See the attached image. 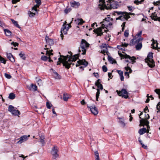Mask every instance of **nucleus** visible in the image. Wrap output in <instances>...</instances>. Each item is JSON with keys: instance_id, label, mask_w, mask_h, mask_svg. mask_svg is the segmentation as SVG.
<instances>
[{"instance_id": "nucleus-4", "label": "nucleus", "mask_w": 160, "mask_h": 160, "mask_svg": "<svg viewBox=\"0 0 160 160\" xmlns=\"http://www.w3.org/2000/svg\"><path fill=\"white\" fill-rule=\"evenodd\" d=\"M143 38L142 37H140L135 40V39H132L130 42L129 45L131 46H133L136 44V49L137 50H140L142 47V41Z\"/></svg>"}, {"instance_id": "nucleus-44", "label": "nucleus", "mask_w": 160, "mask_h": 160, "mask_svg": "<svg viewBox=\"0 0 160 160\" xmlns=\"http://www.w3.org/2000/svg\"><path fill=\"white\" fill-rule=\"evenodd\" d=\"M111 20V18L109 17L108 16L107 18H106L104 19L103 20L107 22H110V21Z\"/></svg>"}, {"instance_id": "nucleus-48", "label": "nucleus", "mask_w": 160, "mask_h": 160, "mask_svg": "<svg viewBox=\"0 0 160 160\" xmlns=\"http://www.w3.org/2000/svg\"><path fill=\"white\" fill-rule=\"evenodd\" d=\"M157 108L158 110L157 112H160V102H158L157 105Z\"/></svg>"}, {"instance_id": "nucleus-20", "label": "nucleus", "mask_w": 160, "mask_h": 160, "mask_svg": "<svg viewBox=\"0 0 160 160\" xmlns=\"http://www.w3.org/2000/svg\"><path fill=\"white\" fill-rule=\"evenodd\" d=\"M7 57L9 60L12 62H15V60L14 58L11 53H7Z\"/></svg>"}, {"instance_id": "nucleus-30", "label": "nucleus", "mask_w": 160, "mask_h": 160, "mask_svg": "<svg viewBox=\"0 0 160 160\" xmlns=\"http://www.w3.org/2000/svg\"><path fill=\"white\" fill-rule=\"evenodd\" d=\"M75 21L77 23L78 25L82 24L84 22L82 19H77L75 20Z\"/></svg>"}, {"instance_id": "nucleus-9", "label": "nucleus", "mask_w": 160, "mask_h": 160, "mask_svg": "<svg viewBox=\"0 0 160 160\" xmlns=\"http://www.w3.org/2000/svg\"><path fill=\"white\" fill-rule=\"evenodd\" d=\"M149 118V116L148 114H147V112H145V118H142L140 120V122L142 126H144L146 125L147 126L148 128H149V122L147 120Z\"/></svg>"}, {"instance_id": "nucleus-23", "label": "nucleus", "mask_w": 160, "mask_h": 160, "mask_svg": "<svg viewBox=\"0 0 160 160\" xmlns=\"http://www.w3.org/2000/svg\"><path fill=\"white\" fill-rule=\"evenodd\" d=\"M146 132L147 130L146 128H143L139 130L138 133L140 135H142Z\"/></svg>"}, {"instance_id": "nucleus-59", "label": "nucleus", "mask_w": 160, "mask_h": 160, "mask_svg": "<svg viewBox=\"0 0 160 160\" xmlns=\"http://www.w3.org/2000/svg\"><path fill=\"white\" fill-rule=\"evenodd\" d=\"M12 44H13L14 47L18 46V44L17 42H12Z\"/></svg>"}, {"instance_id": "nucleus-3", "label": "nucleus", "mask_w": 160, "mask_h": 160, "mask_svg": "<svg viewBox=\"0 0 160 160\" xmlns=\"http://www.w3.org/2000/svg\"><path fill=\"white\" fill-rule=\"evenodd\" d=\"M101 23H103L101 27L98 28L93 30V31L97 34V36H101L102 35L103 32H102V28H107V27L112 25V23L111 22H107L104 20H103Z\"/></svg>"}, {"instance_id": "nucleus-11", "label": "nucleus", "mask_w": 160, "mask_h": 160, "mask_svg": "<svg viewBox=\"0 0 160 160\" xmlns=\"http://www.w3.org/2000/svg\"><path fill=\"white\" fill-rule=\"evenodd\" d=\"M116 91L118 95L122 98H127L128 97V93L125 89H123L121 91H119L117 90Z\"/></svg>"}, {"instance_id": "nucleus-51", "label": "nucleus", "mask_w": 160, "mask_h": 160, "mask_svg": "<svg viewBox=\"0 0 160 160\" xmlns=\"http://www.w3.org/2000/svg\"><path fill=\"white\" fill-rule=\"evenodd\" d=\"M117 47L120 50H123L124 49V47H123L122 45L120 46H118Z\"/></svg>"}, {"instance_id": "nucleus-13", "label": "nucleus", "mask_w": 160, "mask_h": 160, "mask_svg": "<svg viewBox=\"0 0 160 160\" xmlns=\"http://www.w3.org/2000/svg\"><path fill=\"white\" fill-rule=\"evenodd\" d=\"M91 112L94 115H97L98 113V111L97 108L95 105L93 106H88Z\"/></svg>"}, {"instance_id": "nucleus-22", "label": "nucleus", "mask_w": 160, "mask_h": 160, "mask_svg": "<svg viewBox=\"0 0 160 160\" xmlns=\"http://www.w3.org/2000/svg\"><path fill=\"white\" fill-rule=\"evenodd\" d=\"M70 98V95L67 93H64L63 94V99L65 101H67Z\"/></svg>"}, {"instance_id": "nucleus-39", "label": "nucleus", "mask_w": 160, "mask_h": 160, "mask_svg": "<svg viewBox=\"0 0 160 160\" xmlns=\"http://www.w3.org/2000/svg\"><path fill=\"white\" fill-rule=\"evenodd\" d=\"M108 52V48H102V50L101 51V53L104 54L105 55V53H107Z\"/></svg>"}, {"instance_id": "nucleus-6", "label": "nucleus", "mask_w": 160, "mask_h": 160, "mask_svg": "<svg viewBox=\"0 0 160 160\" xmlns=\"http://www.w3.org/2000/svg\"><path fill=\"white\" fill-rule=\"evenodd\" d=\"M115 12L117 13L118 15H121L118 18H116V20L120 19L122 21H124L125 20H127L130 17L129 16L130 15L134 14V13L130 12L128 13L126 12L117 11Z\"/></svg>"}, {"instance_id": "nucleus-27", "label": "nucleus", "mask_w": 160, "mask_h": 160, "mask_svg": "<svg viewBox=\"0 0 160 160\" xmlns=\"http://www.w3.org/2000/svg\"><path fill=\"white\" fill-rule=\"evenodd\" d=\"M142 31H140L138 33L136 36L134 37L133 39H135V40H137V39L138 38L140 37H141V35L142 34Z\"/></svg>"}, {"instance_id": "nucleus-18", "label": "nucleus", "mask_w": 160, "mask_h": 160, "mask_svg": "<svg viewBox=\"0 0 160 160\" xmlns=\"http://www.w3.org/2000/svg\"><path fill=\"white\" fill-rule=\"evenodd\" d=\"M44 49H47V50H48V49H49V48H44ZM52 50H49V51L48 50H47L46 51V55H47L48 56H49V57H48V59H49L48 61L49 62H51L52 61V60L50 58V56L51 55H53V53L52 52Z\"/></svg>"}, {"instance_id": "nucleus-55", "label": "nucleus", "mask_w": 160, "mask_h": 160, "mask_svg": "<svg viewBox=\"0 0 160 160\" xmlns=\"http://www.w3.org/2000/svg\"><path fill=\"white\" fill-rule=\"evenodd\" d=\"M51 104L48 102H46V106L47 108L48 109H50L51 108Z\"/></svg>"}, {"instance_id": "nucleus-24", "label": "nucleus", "mask_w": 160, "mask_h": 160, "mask_svg": "<svg viewBox=\"0 0 160 160\" xmlns=\"http://www.w3.org/2000/svg\"><path fill=\"white\" fill-rule=\"evenodd\" d=\"M119 122L121 124V126L122 127H124L125 126V123L124 122V120L123 118H119Z\"/></svg>"}, {"instance_id": "nucleus-29", "label": "nucleus", "mask_w": 160, "mask_h": 160, "mask_svg": "<svg viewBox=\"0 0 160 160\" xmlns=\"http://www.w3.org/2000/svg\"><path fill=\"white\" fill-rule=\"evenodd\" d=\"M108 60L109 62L112 64L116 63H117L116 61L111 57H108Z\"/></svg>"}, {"instance_id": "nucleus-17", "label": "nucleus", "mask_w": 160, "mask_h": 160, "mask_svg": "<svg viewBox=\"0 0 160 160\" xmlns=\"http://www.w3.org/2000/svg\"><path fill=\"white\" fill-rule=\"evenodd\" d=\"M45 40L47 43L50 46L54 44V42L52 39H49L48 36L46 35L45 37Z\"/></svg>"}, {"instance_id": "nucleus-52", "label": "nucleus", "mask_w": 160, "mask_h": 160, "mask_svg": "<svg viewBox=\"0 0 160 160\" xmlns=\"http://www.w3.org/2000/svg\"><path fill=\"white\" fill-rule=\"evenodd\" d=\"M5 77L8 79H10L11 78V76L9 74L5 73Z\"/></svg>"}, {"instance_id": "nucleus-7", "label": "nucleus", "mask_w": 160, "mask_h": 160, "mask_svg": "<svg viewBox=\"0 0 160 160\" xmlns=\"http://www.w3.org/2000/svg\"><path fill=\"white\" fill-rule=\"evenodd\" d=\"M152 53L149 52L147 58L145 59L146 62L147 63L148 66L151 68H153L155 66L154 62L152 59Z\"/></svg>"}, {"instance_id": "nucleus-50", "label": "nucleus", "mask_w": 160, "mask_h": 160, "mask_svg": "<svg viewBox=\"0 0 160 160\" xmlns=\"http://www.w3.org/2000/svg\"><path fill=\"white\" fill-rule=\"evenodd\" d=\"M102 69L103 71L104 72H106L108 70L107 67L105 65H103L102 66Z\"/></svg>"}, {"instance_id": "nucleus-41", "label": "nucleus", "mask_w": 160, "mask_h": 160, "mask_svg": "<svg viewBox=\"0 0 160 160\" xmlns=\"http://www.w3.org/2000/svg\"><path fill=\"white\" fill-rule=\"evenodd\" d=\"M128 66L126 67H125V69L127 71H128V70H129V72L130 73L132 72V69H131V68L129 67L128 66Z\"/></svg>"}, {"instance_id": "nucleus-33", "label": "nucleus", "mask_w": 160, "mask_h": 160, "mask_svg": "<svg viewBox=\"0 0 160 160\" xmlns=\"http://www.w3.org/2000/svg\"><path fill=\"white\" fill-rule=\"evenodd\" d=\"M154 5H158L159 11L160 12V0L156 2H153Z\"/></svg>"}, {"instance_id": "nucleus-38", "label": "nucleus", "mask_w": 160, "mask_h": 160, "mask_svg": "<svg viewBox=\"0 0 160 160\" xmlns=\"http://www.w3.org/2000/svg\"><path fill=\"white\" fill-rule=\"evenodd\" d=\"M95 154L96 156L95 160H100L99 153L98 151H96L95 152Z\"/></svg>"}, {"instance_id": "nucleus-21", "label": "nucleus", "mask_w": 160, "mask_h": 160, "mask_svg": "<svg viewBox=\"0 0 160 160\" xmlns=\"http://www.w3.org/2000/svg\"><path fill=\"white\" fill-rule=\"evenodd\" d=\"M152 41V46L154 49H156L158 47V43L157 41H155L154 39H152L151 41Z\"/></svg>"}, {"instance_id": "nucleus-57", "label": "nucleus", "mask_w": 160, "mask_h": 160, "mask_svg": "<svg viewBox=\"0 0 160 160\" xmlns=\"http://www.w3.org/2000/svg\"><path fill=\"white\" fill-rule=\"evenodd\" d=\"M99 80H100L99 79L98 80L97 82L95 83V85L97 86H98V85H99V84H101L99 82Z\"/></svg>"}, {"instance_id": "nucleus-62", "label": "nucleus", "mask_w": 160, "mask_h": 160, "mask_svg": "<svg viewBox=\"0 0 160 160\" xmlns=\"http://www.w3.org/2000/svg\"><path fill=\"white\" fill-rule=\"evenodd\" d=\"M93 74L94 75L95 77L97 78L99 77V75L98 73H95L94 72Z\"/></svg>"}, {"instance_id": "nucleus-2", "label": "nucleus", "mask_w": 160, "mask_h": 160, "mask_svg": "<svg viewBox=\"0 0 160 160\" xmlns=\"http://www.w3.org/2000/svg\"><path fill=\"white\" fill-rule=\"evenodd\" d=\"M107 4L106 5L104 0H100L98 8L101 10H102L105 8L107 9L117 8L119 6L118 2L113 0H108V1H107Z\"/></svg>"}, {"instance_id": "nucleus-45", "label": "nucleus", "mask_w": 160, "mask_h": 160, "mask_svg": "<svg viewBox=\"0 0 160 160\" xmlns=\"http://www.w3.org/2000/svg\"><path fill=\"white\" fill-rule=\"evenodd\" d=\"M41 58L42 60L45 61L48 60V58L47 56H42Z\"/></svg>"}, {"instance_id": "nucleus-63", "label": "nucleus", "mask_w": 160, "mask_h": 160, "mask_svg": "<svg viewBox=\"0 0 160 160\" xmlns=\"http://www.w3.org/2000/svg\"><path fill=\"white\" fill-rule=\"evenodd\" d=\"M120 79H121V81H124V77L123 76V74L121 75V76H120Z\"/></svg>"}, {"instance_id": "nucleus-36", "label": "nucleus", "mask_w": 160, "mask_h": 160, "mask_svg": "<svg viewBox=\"0 0 160 160\" xmlns=\"http://www.w3.org/2000/svg\"><path fill=\"white\" fill-rule=\"evenodd\" d=\"M31 87L32 89V90L33 91H35L37 90V86L35 85H34L33 84H32L31 85Z\"/></svg>"}, {"instance_id": "nucleus-47", "label": "nucleus", "mask_w": 160, "mask_h": 160, "mask_svg": "<svg viewBox=\"0 0 160 160\" xmlns=\"http://www.w3.org/2000/svg\"><path fill=\"white\" fill-rule=\"evenodd\" d=\"M129 35V31L128 30H126L124 32V35L126 37H128Z\"/></svg>"}, {"instance_id": "nucleus-42", "label": "nucleus", "mask_w": 160, "mask_h": 160, "mask_svg": "<svg viewBox=\"0 0 160 160\" xmlns=\"http://www.w3.org/2000/svg\"><path fill=\"white\" fill-rule=\"evenodd\" d=\"M154 91L158 95L159 98H160V89H156Z\"/></svg>"}, {"instance_id": "nucleus-56", "label": "nucleus", "mask_w": 160, "mask_h": 160, "mask_svg": "<svg viewBox=\"0 0 160 160\" xmlns=\"http://www.w3.org/2000/svg\"><path fill=\"white\" fill-rule=\"evenodd\" d=\"M117 71L118 72V73L119 74L120 76L122 74H123V73L122 71L120 70H117Z\"/></svg>"}, {"instance_id": "nucleus-43", "label": "nucleus", "mask_w": 160, "mask_h": 160, "mask_svg": "<svg viewBox=\"0 0 160 160\" xmlns=\"http://www.w3.org/2000/svg\"><path fill=\"white\" fill-rule=\"evenodd\" d=\"M101 47L102 48L105 49L106 48H108V47H109L108 45L107 44H102L101 46Z\"/></svg>"}, {"instance_id": "nucleus-28", "label": "nucleus", "mask_w": 160, "mask_h": 160, "mask_svg": "<svg viewBox=\"0 0 160 160\" xmlns=\"http://www.w3.org/2000/svg\"><path fill=\"white\" fill-rule=\"evenodd\" d=\"M40 141L42 143V145H44L45 144V142H44V137L43 135H41V136H40Z\"/></svg>"}, {"instance_id": "nucleus-46", "label": "nucleus", "mask_w": 160, "mask_h": 160, "mask_svg": "<svg viewBox=\"0 0 160 160\" xmlns=\"http://www.w3.org/2000/svg\"><path fill=\"white\" fill-rule=\"evenodd\" d=\"M37 83L39 86H41L42 85V81L40 79L38 80L37 81Z\"/></svg>"}, {"instance_id": "nucleus-35", "label": "nucleus", "mask_w": 160, "mask_h": 160, "mask_svg": "<svg viewBox=\"0 0 160 160\" xmlns=\"http://www.w3.org/2000/svg\"><path fill=\"white\" fill-rule=\"evenodd\" d=\"M32 12L30 11L29 13V15L31 17L34 16L36 14L35 12H34V10H32Z\"/></svg>"}, {"instance_id": "nucleus-40", "label": "nucleus", "mask_w": 160, "mask_h": 160, "mask_svg": "<svg viewBox=\"0 0 160 160\" xmlns=\"http://www.w3.org/2000/svg\"><path fill=\"white\" fill-rule=\"evenodd\" d=\"M0 61L1 62L5 64L6 63V60L4 59V58L2 57L0 55Z\"/></svg>"}, {"instance_id": "nucleus-16", "label": "nucleus", "mask_w": 160, "mask_h": 160, "mask_svg": "<svg viewBox=\"0 0 160 160\" xmlns=\"http://www.w3.org/2000/svg\"><path fill=\"white\" fill-rule=\"evenodd\" d=\"M122 57L126 59H129L130 61V62H132L133 63L135 62V60L136 59V58L134 57H131L129 55L125 54L123 55Z\"/></svg>"}, {"instance_id": "nucleus-54", "label": "nucleus", "mask_w": 160, "mask_h": 160, "mask_svg": "<svg viewBox=\"0 0 160 160\" xmlns=\"http://www.w3.org/2000/svg\"><path fill=\"white\" fill-rule=\"evenodd\" d=\"M128 8L130 11H132L134 10V8L132 6H128Z\"/></svg>"}, {"instance_id": "nucleus-31", "label": "nucleus", "mask_w": 160, "mask_h": 160, "mask_svg": "<svg viewBox=\"0 0 160 160\" xmlns=\"http://www.w3.org/2000/svg\"><path fill=\"white\" fill-rule=\"evenodd\" d=\"M4 32L7 36H10L11 34V32L8 29H5L4 30Z\"/></svg>"}, {"instance_id": "nucleus-14", "label": "nucleus", "mask_w": 160, "mask_h": 160, "mask_svg": "<svg viewBox=\"0 0 160 160\" xmlns=\"http://www.w3.org/2000/svg\"><path fill=\"white\" fill-rule=\"evenodd\" d=\"M29 137L30 135H28V136L23 135L20 138L19 141L17 142V143L18 144H21L22 142L26 141Z\"/></svg>"}, {"instance_id": "nucleus-5", "label": "nucleus", "mask_w": 160, "mask_h": 160, "mask_svg": "<svg viewBox=\"0 0 160 160\" xmlns=\"http://www.w3.org/2000/svg\"><path fill=\"white\" fill-rule=\"evenodd\" d=\"M89 44H88L86 41L82 39L80 45V47L78 48L79 52H82L81 54L84 55L86 54V50L89 47Z\"/></svg>"}, {"instance_id": "nucleus-15", "label": "nucleus", "mask_w": 160, "mask_h": 160, "mask_svg": "<svg viewBox=\"0 0 160 160\" xmlns=\"http://www.w3.org/2000/svg\"><path fill=\"white\" fill-rule=\"evenodd\" d=\"M78 64H76V67L79 66L80 65H82L85 66V67H86L88 65V62L86 61L85 60H79L78 61Z\"/></svg>"}, {"instance_id": "nucleus-12", "label": "nucleus", "mask_w": 160, "mask_h": 160, "mask_svg": "<svg viewBox=\"0 0 160 160\" xmlns=\"http://www.w3.org/2000/svg\"><path fill=\"white\" fill-rule=\"evenodd\" d=\"M58 150L59 149L57 146H55L52 148L51 153L54 158L55 159L58 157Z\"/></svg>"}, {"instance_id": "nucleus-64", "label": "nucleus", "mask_w": 160, "mask_h": 160, "mask_svg": "<svg viewBox=\"0 0 160 160\" xmlns=\"http://www.w3.org/2000/svg\"><path fill=\"white\" fill-rule=\"evenodd\" d=\"M35 2L37 4H41V1L40 0H35Z\"/></svg>"}, {"instance_id": "nucleus-1", "label": "nucleus", "mask_w": 160, "mask_h": 160, "mask_svg": "<svg viewBox=\"0 0 160 160\" xmlns=\"http://www.w3.org/2000/svg\"><path fill=\"white\" fill-rule=\"evenodd\" d=\"M80 54L74 55L73 56H69L68 55L67 56H64L60 55V57L58 58V61L57 62V65L60 64V62L63 64V66L67 69L69 68L70 65H74L72 62H75L78 59Z\"/></svg>"}, {"instance_id": "nucleus-49", "label": "nucleus", "mask_w": 160, "mask_h": 160, "mask_svg": "<svg viewBox=\"0 0 160 160\" xmlns=\"http://www.w3.org/2000/svg\"><path fill=\"white\" fill-rule=\"evenodd\" d=\"M54 74L56 78L57 79H59L60 78V76L58 74L57 72H55Z\"/></svg>"}, {"instance_id": "nucleus-19", "label": "nucleus", "mask_w": 160, "mask_h": 160, "mask_svg": "<svg viewBox=\"0 0 160 160\" xmlns=\"http://www.w3.org/2000/svg\"><path fill=\"white\" fill-rule=\"evenodd\" d=\"M71 6L75 8H77L80 5V3L78 2L73 1L70 2Z\"/></svg>"}, {"instance_id": "nucleus-10", "label": "nucleus", "mask_w": 160, "mask_h": 160, "mask_svg": "<svg viewBox=\"0 0 160 160\" xmlns=\"http://www.w3.org/2000/svg\"><path fill=\"white\" fill-rule=\"evenodd\" d=\"M8 111L10 112L12 115L14 116H19L20 114V113L18 110H17L16 108L10 105L8 106Z\"/></svg>"}, {"instance_id": "nucleus-58", "label": "nucleus", "mask_w": 160, "mask_h": 160, "mask_svg": "<svg viewBox=\"0 0 160 160\" xmlns=\"http://www.w3.org/2000/svg\"><path fill=\"white\" fill-rule=\"evenodd\" d=\"M97 87L98 88V89L100 88V89H101V90H102L103 89L102 85V84H99V85H98V86H97Z\"/></svg>"}, {"instance_id": "nucleus-61", "label": "nucleus", "mask_w": 160, "mask_h": 160, "mask_svg": "<svg viewBox=\"0 0 160 160\" xmlns=\"http://www.w3.org/2000/svg\"><path fill=\"white\" fill-rule=\"evenodd\" d=\"M20 0H12V3H16L17 2L19 1Z\"/></svg>"}, {"instance_id": "nucleus-37", "label": "nucleus", "mask_w": 160, "mask_h": 160, "mask_svg": "<svg viewBox=\"0 0 160 160\" xmlns=\"http://www.w3.org/2000/svg\"><path fill=\"white\" fill-rule=\"evenodd\" d=\"M97 92H96V100L97 101H98V98H99V94H100V90H99V89H97Z\"/></svg>"}, {"instance_id": "nucleus-8", "label": "nucleus", "mask_w": 160, "mask_h": 160, "mask_svg": "<svg viewBox=\"0 0 160 160\" xmlns=\"http://www.w3.org/2000/svg\"><path fill=\"white\" fill-rule=\"evenodd\" d=\"M66 22L65 21L62 26V27L61 30V34L60 36L62 40L63 39V34H66L67 33V31L69 29V27H71V26L69 24H66Z\"/></svg>"}, {"instance_id": "nucleus-53", "label": "nucleus", "mask_w": 160, "mask_h": 160, "mask_svg": "<svg viewBox=\"0 0 160 160\" xmlns=\"http://www.w3.org/2000/svg\"><path fill=\"white\" fill-rule=\"evenodd\" d=\"M71 11V9L69 8H66L64 10V12L66 14H67L68 12H70Z\"/></svg>"}, {"instance_id": "nucleus-60", "label": "nucleus", "mask_w": 160, "mask_h": 160, "mask_svg": "<svg viewBox=\"0 0 160 160\" xmlns=\"http://www.w3.org/2000/svg\"><path fill=\"white\" fill-rule=\"evenodd\" d=\"M141 145H142V147L145 149L147 148V146L144 145L142 142H141Z\"/></svg>"}, {"instance_id": "nucleus-34", "label": "nucleus", "mask_w": 160, "mask_h": 160, "mask_svg": "<svg viewBox=\"0 0 160 160\" xmlns=\"http://www.w3.org/2000/svg\"><path fill=\"white\" fill-rule=\"evenodd\" d=\"M11 21H12L13 24H14V25L16 26V27L18 28H20V27L19 26V25L18 24L17 22L14 20L12 19Z\"/></svg>"}, {"instance_id": "nucleus-32", "label": "nucleus", "mask_w": 160, "mask_h": 160, "mask_svg": "<svg viewBox=\"0 0 160 160\" xmlns=\"http://www.w3.org/2000/svg\"><path fill=\"white\" fill-rule=\"evenodd\" d=\"M15 97V95L13 93H10L9 96V98L11 99H13Z\"/></svg>"}, {"instance_id": "nucleus-26", "label": "nucleus", "mask_w": 160, "mask_h": 160, "mask_svg": "<svg viewBox=\"0 0 160 160\" xmlns=\"http://www.w3.org/2000/svg\"><path fill=\"white\" fill-rule=\"evenodd\" d=\"M41 5L40 4L37 3L36 5H34L32 8V10H34L35 12H38V10L37 9V8H38Z\"/></svg>"}, {"instance_id": "nucleus-25", "label": "nucleus", "mask_w": 160, "mask_h": 160, "mask_svg": "<svg viewBox=\"0 0 160 160\" xmlns=\"http://www.w3.org/2000/svg\"><path fill=\"white\" fill-rule=\"evenodd\" d=\"M19 56L23 60H25L26 59V57L25 53L22 52H21L19 54Z\"/></svg>"}]
</instances>
